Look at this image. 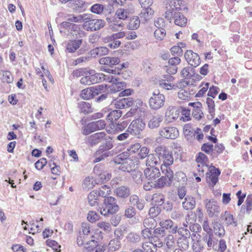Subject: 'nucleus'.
I'll list each match as a JSON object with an SVG mask.
<instances>
[{"label":"nucleus","mask_w":252,"mask_h":252,"mask_svg":"<svg viewBox=\"0 0 252 252\" xmlns=\"http://www.w3.org/2000/svg\"><path fill=\"white\" fill-rule=\"evenodd\" d=\"M155 152L158 160L162 162L161 169H171V165L174 162L172 152L164 146H158L155 148Z\"/></svg>","instance_id":"obj_1"},{"label":"nucleus","mask_w":252,"mask_h":252,"mask_svg":"<svg viewBox=\"0 0 252 252\" xmlns=\"http://www.w3.org/2000/svg\"><path fill=\"white\" fill-rule=\"evenodd\" d=\"M165 17L170 22L174 19L175 24L180 27L185 26L187 23V19L184 15L173 8L165 12Z\"/></svg>","instance_id":"obj_2"},{"label":"nucleus","mask_w":252,"mask_h":252,"mask_svg":"<svg viewBox=\"0 0 252 252\" xmlns=\"http://www.w3.org/2000/svg\"><path fill=\"white\" fill-rule=\"evenodd\" d=\"M118 210L119 206L117 204L116 199L112 196H109L105 198L100 213L102 215L106 216L116 213Z\"/></svg>","instance_id":"obj_3"},{"label":"nucleus","mask_w":252,"mask_h":252,"mask_svg":"<svg viewBox=\"0 0 252 252\" xmlns=\"http://www.w3.org/2000/svg\"><path fill=\"white\" fill-rule=\"evenodd\" d=\"M99 75L102 76L100 73H96L94 70L86 69L83 77L80 79V83L88 85L97 83L100 82L101 77Z\"/></svg>","instance_id":"obj_4"},{"label":"nucleus","mask_w":252,"mask_h":252,"mask_svg":"<svg viewBox=\"0 0 252 252\" xmlns=\"http://www.w3.org/2000/svg\"><path fill=\"white\" fill-rule=\"evenodd\" d=\"M161 170L165 176H162L156 182L157 187L161 188L170 186L173 178V171L171 169Z\"/></svg>","instance_id":"obj_5"},{"label":"nucleus","mask_w":252,"mask_h":252,"mask_svg":"<svg viewBox=\"0 0 252 252\" xmlns=\"http://www.w3.org/2000/svg\"><path fill=\"white\" fill-rule=\"evenodd\" d=\"M204 203L210 218L218 216L220 212V208L217 201L214 199H206L204 200Z\"/></svg>","instance_id":"obj_6"},{"label":"nucleus","mask_w":252,"mask_h":252,"mask_svg":"<svg viewBox=\"0 0 252 252\" xmlns=\"http://www.w3.org/2000/svg\"><path fill=\"white\" fill-rule=\"evenodd\" d=\"M164 102L165 96L163 94L154 93L149 99V104L152 109L158 110L164 105Z\"/></svg>","instance_id":"obj_7"},{"label":"nucleus","mask_w":252,"mask_h":252,"mask_svg":"<svg viewBox=\"0 0 252 252\" xmlns=\"http://www.w3.org/2000/svg\"><path fill=\"white\" fill-rule=\"evenodd\" d=\"M145 124L140 119H137L133 120L127 129V131L132 135H137L141 133L144 129Z\"/></svg>","instance_id":"obj_8"},{"label":"nucleus","mask_w":252,"mask_h":252,"mask_svg":"<svg viewBox=\"0 0 252 252\" xmlns=\"http://www.w3.org/2000/svg\"><path fill=\"white\" fill-rule=\"evenodd\" d=\"M105 22L101 19H91L86 21L83 24L84 28L87 31H95L102 28Z\"/></svg>","instance_id":"obj_9"},{"label":"nucleus","mask_w":252,"mask_h":252,"mask_svg":"<svg viewBox=\"0 0 252 252\" xmlns=\"http://www.w3.org/2000/svg\"><path fill=\"white\" fill-rule=\"evenodd\" d=\"M159 135L167 139H174L179 135L178 129L173 126H166L162 128L159 132Z\"/></svg>","instance_id":"obj_10"},{"label":"nucleus","mask_w":252,"mask_h":252,"mask_svg":"<svg viewBox=\"0 0 252 252\" xmlns=\"http://www.w3.org/2000/svg\"><path fill=\"white\" fill-rule=\"evenodd\" d=\"M134 12V6L132 5H130L127 7L118 8L116 11L115 16L120 20H125Z\"/></svg>","instance_id":"obj_11"},{"label":"nucleus","mask_w":252,"mask_h":252,"mask_svg":"<svg viewBox=\"0 0 252 252\" xmlns=\"http://www.w3.org/2000/svg\"><path fill=\"white\" fill-rule=\"evenodd\" d=\"M184 56L187 62L192 66L196 67L200 64V59L199 55L192 50H187Z\"/></svg>","instance_id":"obj_12"},{"label":"nucleus","mask_w":252,"mask_h":252,"mask_svg":"<svg viewBox=\"0 0 252 252\" xmlns=\"http://www.w3.org/2000/svg\"><path fill=\"white\" fill-rule=\"evenodd\" d=\"M209 173H207L206 181L210 186L213 187L218 181V176L220 173V170L213 167Z\"/></svg>","instance_id":"obj_13"},{"label":"nucleus","mask_w":252,"mask_h":252,"mask_svg":"<svg viewBox=\"0 0 252 252\" xmlns=\"http://www.w3.org/2000/svg\"><path fill=\"white\" fill-rule=\"evenodd\" d=\"M179 112L176 107L169 106L166 110L164 117L165 122L172 123L179 117Z\"/></svg>","instance_id":"obj_14"},{"label":"nucleus","mask_w":252,"mask_h":252,"mask_svg":"<svg viewBox=\"0 0 252 252\" xmlns=\"http://www.w3.org/2000/svg\"><path fill=\"white\" fill-rule=\"evenodd\" d=\"M146 178L151 181L158 179L160 175L159 170L157 167H147L144 171Z\"/></svg>","instance_id":"obj_15"},{"label":"nucleus","mask_w":252,"mask_h":252,"mask_svg":"<svg viewBox=\"0 0 252 252\" xmlns=\"http://www.w3.org/2000/svg\"><path fill=\"white\" fill-rule=\"evenodd\" d=\"M94 172L97 175L95 178L97 184L103 183L109 181L111 178V174L106 171H98V168L95 166L94 168Z\"/></svg>","instance_id":"obj_16"},{"label":"nucleus","mask_w":252,"mask_h":252,"mask_svg":"<svg viewBox=\"0 0 252 252\" xmlns=\"http://www.w3.org/2000/svg\"><path fill=\"white\" fill-rule=\"evenodd\" d=\"M133 102L132 97L123 98L117 100L115 103V106L117 109H124L132 106Z\"/></svg>","instance_id":"obj_17"},{"label":"nucleus","mask_w":252,"mask_h":252,"mask_svg":"<svg viewBox=\"0 0 252 252\" xmlns=\"http://www.w3.org/2000/svg\"><path fill=\"white\" fill-rule=\"evenodd\" d=\"M105 135L104 132H97L92 134L88 138V142L91 145H96L102 141Z\"/></svg>","instance_id":"obj_18"},{"label":"nucleus","mask_w":252,"mask_h":252,"mask_svg":"<svg viewBox=\"0 0 252 252\" xmlns=\"http://www.w3.org/2000/svg\"><path fill=\"white\" fill-rule=\"evenodd\" d=\"M82 39L70 40L66 44V50L69 53L75 52L82 44Z\"/></svg>","instance_id":"obj_19"},{"label":"nucleus","mask_w":252,"mask_h":252,"mask_svg":"<svg viewBox=\"0 0 252 252\" xmlns=\"http://www.w3.org/2000/svg\"><path fill=\"white\" fill-rule=\"evenodd\" d=\"M107 21L109 23V29L114 32L118 31L122 29L124 26L123 22L119 20L107 18Z\"/></svg>","instance_id":"obj_20"},{"label":"nucleus","mask_w":252,"mask_h":252,"mask_svg":"<svg viewBox=\"0 0 252 252\" xmlns=\"http://www.w3.org/2000/svg\"><path fill=\"white\" fill-rule=\"evenodd\" d=\"M99 63L101 64L112 67L113 65L118 64L120 63V60L117 57H107L100 58L99 60Z\"/></svg>","instance_id":"obj_21"},{"label":"nucleus","mask_w":252,"mask_h":252,"mask_svg":"<svg viewBox=\"0 0 252 252\" xmlns=\"http://www.w3.org/2000/svg\"><path fill=\"white\" fill-rule=\"evenodd\" d=\"M129 202L131 205L135 206L136 208L142 210L144 207V201L142 199H139L137 195H132L129 198Z\"/></svg>","instance_id":"obj_22"},{"label":"nucleus","mask_w":252,"mask_h":252,"mask_svg":"<svg viewBox=\"0 0 252 252\" xmlns=\"http://www.w3.org/2000/svg\"><path fill=\"white\" fill-rule=\"evenodd\" d=\"M106 126V123L104 120H99L88 125V128L91 129V131H96L103 129Z\"/></svg>","instance_id":"obj_23"},{"label":"nucleus","mask_w":252,"mask_h":252,"mask_svg":"<svg viewBox=\"0 0 252 252\" xmlns=\"http://www.w3.org/2000/svg\"><path fill=\"white\" fill-rule=\"evenodd\" d=\"M143 8L139 14L140 18L142 20L147 22L152 18L154 11L150 7Z\"/></svg>","instance_id":"obj_24"},{"label":"nucleus","mask_w":252,"mask_h":252,"mask_svg":"<svg viewBox=\"0 0 252 252\" xmlns=\"http://www.w3.org/2000/svg\"><path fill=\"white\" fill-rule=\"evenodd\" d=\"M195 204L196 202L194 198L191 196H187L182 202L183 207L186 210L193 209L195 207Z\"/></svg>","instance_id":"obj_25"},{"label":"nucleus","mask_w":252,"mask_h":252,"mask_svg":"<svg viewBox=\"0 0 252 252\" xmlns=\"http://www.w3.org/2000/svg\"><path fill=\"white\" fill-rule=\"evenodd\" d=\"M120 166L118 167L119 169L125 172H129L134 168V163L132 160L128 159L123 162H121L118 164Z\"/></svg>","instance_id":"obj_26"},{"label":"nucleus","mask_w":252,"mask_h":252,"mask_svg":"<svg viewBox=\"0 0 252 252\" xmlns=\"http://www.w3.org/2000/svg\"><path fill=\"white\" fill-rule=\"evenodd\" d=\"M99 194L97 191L94 190L92 191L88 195V200L89 205L91 206H95L98 204Z\"/></svg>","instance_id":"obj_27"},{"label":"nucleus","mask_w":252,"mask_h":252,"mask_svg":"<svg viewBox=\"0 0 252 252\" xmlns=\"http://www.w3.org/2000/svg\"><path fill=\"white\" fill-rule=\"evenodd\" d=\"M140 25V20L138 16H132L127 24V28L130 30L137 29Z\"/></svg>","instance_id":"obj_28"},{"label":"nucleus","mask_w":252,"mask_h":252,"mask_svg":"<svg viewBox=\"0 0 252 252\" xmlns=\"http://www.w3.org/2000/svg\"><path fill=\"white\" fill-rule=\"evenodd\" d=\"M108 49L106 47L101 46L95 48L91 51V54L94 57H100L108 53Z\"/></svg>","instance_id":"obj_29"},{"label":"nucleus","mask_w":252,"mask_h":252,"mask_svg":"<svg viewBox=\"0 0 252 252\" xmlns=\"http://www.w3.org/2000/svg\"><path fill=\"white\" fill-rule=\"evenodd\" d=\"M115 192L118 196L122 198H126L130 195L129 189L126 186L117 188Z\"/></svg>","instance_id":"obj_30"},{"label":"nucleus","mask_w":252,"mask_h":252,"mask_svg":"<svg viewBox=\"0 0 252 252\" xmlns=\"http://www.w3.org/2000/svg\"><path fill=\"white\" fill-rule=\"evenodd\" d=\"M0 79L3 82L7 83H10L13 80L11 73L8 71H0Z\"/></svg>","instance_id":"obj_31"},{"label":"nucleus","mask_w":252,"mask_h":252,"mask_svg":"<svg viewBox=\"0 0 252 252\" xmlns=\"http://www.w3.org/2000/svg\"><path fill=\"white\" fill-rule=\"evenodd\" d=\"M157 155L149 154L148 156L147 159L146 161V165L147 167H155L156 165L159 163Z\"/></svg>","instance_id":"obj_32"},{"label":"nucleus","mask_w":252,"mask_h":252,"mask_svg":"<svg viewBox=\"0 0 252 252\" xmlns=\"http://www.w3.org/2000/svg\"><path fill=\"white\" fill-rule=\"evenodd\" d=\"M206 103L208 107V112L210 115L208 116L209 119H212L215 115V104L214 101L210 98H207L206 99Z\"/></svg>","instance_id":"obj_33"},{"label":"nucleus","mask_w":252,"mask_h":252,"mask_svg":"<svg viewBox=\"0 0 252 252\" xmlns=\"http://www.w3.org/2000/svg\"><path fill=\"white\" fill-rule=\"evenodd\" d=\"M78 107L81 112L85 114L93 112L91 104L88 102L81 101L78 103Z\"/></svg>","instance_id":"obj_34"},{"label":"nucleus","mask_w":252,"mask_h":252,"mask_svg":"<svg viewBox=\"0 0 252 252\" xmlns=\"http://www.w3.org/2000/svg\"><path fill=\"white\" fill-rule=\"evenodd\" d=\"M224 221L227 225H232L234 227L237 225V222L235 220L234 217L227 211H225L224 214Z\"/></svg>","instance_id":"obj_35"},{"label":"nucleus","mask_w":252,"mask_h":252,"mask_svg":"<svg viewBox=\"0 0 252 252\" xmlns=\"http://www.w3.org/2000/svg\"><path fill=\"white\" fill-rule=\"evenodd\" d=\"M164 244L168 250L173 249L175 247V241L172 235H168L164 240Z\"/></svg>","instance_id":"obj_36"},{"label":"nucleus","mask_w":252,"mask_h":252,"mask_svg":"<svg viewBox=\"0 0 252 252\" xmlns=\"http://www.w3.org/2000/svg\"><path fill=\"white\" fill-rule=\"evenodd\" d=\"M162 121V117L161 116H155L150 119L148 123V126L150 128H155L158 127L160 123Z\"/></svg>","instance_id":"obj_37"},{"label":"nucleus","mask_w":252,"mask_h":252,"mask_svg":"<svg viewBox=\"0 0 252 252\" xmlns=\"http://www.w3.org/2000/svg\"><path fill=\"white\" fill-rule=\"evenodd\" d=\"M214 231L215 234L220 237L223 236L225 234V230L223 226L218 222L214 223Z\"/></svg>","instance_id":"obj_38"},{"label":"nucleus","mask_w":252,"mask_h":252,"mask_svg":"<svg viewBox=\"0 0 252 252\" xmlns=\"http://www.w3.org/2000/svg\"><path fill=\"white\" fill-rule=\"evenodd\" d=\"M164 200V197L160 193L154 194L152 199V203L155 206L161 205L163 203Z\"/></svg>","instance_id":"obj_39"},{"label":"nucleus","mask_w":252,"mask_h":252,"mask_svg":"<svg viewBox=\"0 0 252 252\" xmlns=\"http://www.w3.org/2000/svg\"><path fill=\"white\" fill-rule=\"evenodd\" d=\"M122 112L121 110H115L110 112L107 116V119L111 122H113L118 120L122 116Z\"/></svg>","instance_id":"obj_40"},{"label":"nucleus","mask_w":252,"mask_h":252,"mask_svg":"<svg viewBox=\"0 0 252 252\" xmlns=\"http://www.w3.org/2000/svg\"><path fill=\"white\" fill-rule=\"evenodd\" d=\"M201 108L202 104L200 106H196L195 108H193L192 115L197 120H200L204 117Z\"/></svg>","instance_id":"obj_41"},{"label":"nucleus","mask_w":252,"mask_h":252,"mask_svg":"<svg viewBox=\"0 0 252 252\" xmlns=\"http://www.w3.org/2000/svg\"><path fill=\"white\" fill-rule=\"evenodd\" d=\"M114 124L115 126V130H116L117 133H120L125 130L128 124L126 121L122 122L119 121L117 123H114Z\"/></svg>","instance_id":"obj_42"},{"label":"nucleus","mask_w":252,"mask_h":252,"mask_svg":"<svg viewBox=\"0 0 252 252\" xmlns=\"http://www.w3.org/2000/svg\"><path fill=\"white\" fill-rule=\"evenodd\" d=\"M126 83L124 82H120L118 81L116 83L112 84L110 90L113 93H116L119 92L126 88Z\"/></svg>","instance_id":"obj_43"},{"label":"nucleus","mask_w":252,"mask_h":252,"mask_svg":"<svg viewBox=\"0 0 252 252\" xmlns=\"http://www.w3.org/2000/svg\"><path fill=\"white\" fill-rule=\"evenodd\" d=\"M80 95L83 99L86 100L91 99L94 96L91 87L82 90Z\"/></svg>","instance_id":"obj_44"},{"label":"nucleus","mask_w":252,"mask_h":252,"mask_svg":"<svg viewBox=\"0 0 252 252\" xmlns=\"http://www.w3.org/2000/svg\"><path fill=\"white\" fill-rule=\"evenodd\" d=\"M96 184H97L96 179L93 180V178L90 177H86L83 182L84 186L88 189H93Z\"/></svg>","instance_id":"obj_45"},{"label":"nucleus","mask_w":252,"mask_h":252,"mask_svg":"<svg viewBox=\"0 0 252 252\" xmlns=\"http://www.w3.org/2000/svg\"><path fill=\"white\" fill-rule=\"evenodd\" d=\"M121 246V244L120 240L113 239L109 243L108 249L110 251H115L119 249Z\"/></svg>","instance_id":"obj_46"},{"label":"nucleus","mask_w":252,"mask_h":252,"mask_svg":"<svg viewBox=\"0 0 252 252\" xmlns=\"http://www.w3.org/2000/svg\"><path fill=\"white\" fill-rule=\"evenodd\" d=\"M183 129L184 134L188 139H189V137H192L193 135H194L195 130L193 129L191 126L189 124L185 125Z\"/></svg>","instance_id":"obj_47"},{"label":"nucleus","mask_w":252,"mask_h":252,"mask_svg":"<svg viewBox=\"0 0 252 252\" xmlns=\"http://www.w3.org/2000/svg\"><path fill=\"white\" fill-rule=\"evenodd\" d=\"M129 157V153L127 152H123L118 155L114 159L115 164H120L121 162H123V161H126L129 159L128 158Z\"/></svg>","instance_id":"obj_48"},{"label":"nucleus","mask_w":252,"mask_h":252,"mask_svg":"<svg viewBox=\"0 0 252 252\" xmlns=\"http://www.w3.org/2000/svg\"><path fill=\"white\" fill-rule=\"evenodd\" d=\"M156 225V220L153 218H146L144 220L143 225L146 229H152Z\"/></svg>","instance_id":"obj_49"},{"label":"nucleus","mask_w":252,"mask_h":252,"mask_svg":"<svg viewBox=\"0 0 252 252\" xmlns=\"http://www.w3.org/2000/svg\"><path fill=\"white\" fill-rule=\"evenodd\" d=\"M165 235L166 232L164 229L161 227L157 228L154 230L153 239L155 240L160 239L165 236Z\"/></svg>","instance_id":"obj_50"},{"label":"nucleus","mask_w":252,"mask_h":252,"mask_svg":"<svg viewBox=\"0 0 252 252\" xmlns=\"http://www.w3.org/2000/svg\"><path fill=\"white\" fill-rule=\"evenodd\" d=\"M142 248L146 252H156L157 251L154 245V243L151 242L143 243Z\"/></svg>","instance_id":"obj_51"},{"label":"nucleus","mask_w":252,"mask_h":252,"mask_svg":"<svg viewBox=\"0 0 252 252\" xmlns=\"http://www.w3.org/2000/svg\"><path fill=\"white\" fill-rule=\"evenodd\" d=\"M110 187L107 185H103L99 188L97 193L99 194V196L106 197V196L110 194Z\"/></svg>","instance_id":"obj_52"},{"label":"nucleus","mask_w":252,"mask_h":252,"mask_svg":"<svg viewBox=\"0 0 252 252\" xmlns=\"http://www.w3.org/2000/svg\"><path fill=\"white\" fill-rule=\"evenodd\" d=\"M159 85L160 87L167 90H171L176 89V85L173 84L171 82H166L164 80L159 81Z\"/></svg>","instance_id":"obj_53"},{"label":"nucleus","mask_w":252,"mask_h":252,"mask_svg":"<svg viewBox=\"0 0 252 252\" xmlns=\"http://www.w3.org/2000/svg\"><path fill=\"white\" fill-rule=\"evenodd\" d=\"M84 4V0H71V3H70V6L75 10H77L78 8L83 7Z\"/></svg>","instance_id":"obj_54"},{"label":"nucleus","mask_w":252,"mask_h":252,"mask_svg":"<svg viewBox=\"0 0 252 252\" xmlns=\"http://www.w3.org/2000/svg\"><path fill=\"white\" fill-rule=\"evenodd\" d=\"M213 234L210 233L209 234H206L203 237L204 241L206 242L207 244V246L209 248H213L215 242L213 241Z\"/></svg>","instance_id":"obj_55"},{"label":"nucleus","mask_w":252,"mask_h":252,"mask_svg":"<svg viewBox=\"0 0 252 252\" xmlns=\"http://www.w3.org/2000/svg\"><path fill=\"white\" fill-rule=\"evenodd\" d=\"M66 20L71 22L78 23L83 21V17L81 15L75 16L74 15H68L66 17Z\"/></svg>","instance_id":"obj_56"},{"label":"nucleus","mask_w":252,"mask_h":252,"mask_svg":"<svg viewBox=\"0 0 252 252\" xmlns=\"http://www.w3.org/2000/svg\"><path fill=\"white\" fill-rule=\"evenodd\" d=\"M104 9V7L102 4L97 3L94 4L91 8V12L97 14L101 13Z\"/></svg>","instance_id":"obj_57"},{"label":"nucleus","mask_w":252,"mask_h":252,"mask_svg":"<svg viewBox=\"0 0 252 252\" xmlns=\"http://www.w3.org/2000/svg\"><path fill=\"white\" fill-rule=\"evenodd\" d=\"M97 226L101 229L106 231L109 232L111 230V224L107 222L99 221L97 223Z\"/></svg>","instance_id":"obj_58"},{"label":"nucleus","mask_w":252,"mask_h":252,"mask_svg":"<svg viewBox=\"0 0 252 252\" xmlns=\"http://www.w3.org/2000/svg\"><path fill=\"white\" fill-rule=\"evenodd\" d=\"M190 93L184 89L179 91L178 93V97L182 100H187L190 97Z\"/></svg>","instance_id":"obj_59"},{"label":"nucleus","mask_w":252,"mask_h":252,"mask_svg":"<svg viewBox=\"0 0 252 252\" xmlns=\"http://www.w3.org/2000/svg\"><path fill=\"white\" fill-rule=\"evenodd\" d=\"M99 215L94 211H90L88 213L87 219L91 222H94L99 219Z\"/></svg>","instance_id":"obj_60"},{"label":"nucleus","mask_w":252,"mask_h":252,"mask_svg":"<svg viewBox=\"0 0 252 252\" xmlns=\"http://www.w3.org/2000/svg\"><path fill=\"white\" fill-rule=\"evenodd\" d=\"M189 239L180 238L178 242L179 247L185 250L188 249L189 246Z\"/></svg>","instance_id":"obj_61"},{"label":"nucleus","mask_w":252,"mask_h":252,"mask_svg":"<svg viewBox=\"0 0 252 252\" xmlns=\"http://www.w3.org/2000/svg\"><path fill=\"white\" fill-rule=\"evenodd\" d=\"M165 34V31L163 28L157 29L154 32L155 37L159 40L164 38Z\"/></svg>","instance_id":"obj_62"},{"label":"nucleus","mask_w":252,"mask_h":252,"mask_svg":"<svg viewBox=\"0 0 252 252\" xmlns=\"http://www.w3.org/2000/svg\"><path fill=\"white\" fill-rule=\"evenodd\" d=\"M196 161L198 163H203L206 164L208 162L207 157L202 153H199L196 158Z\"/></svg>","instance_id":"obj_63"},{"label":"nucleus","mask_w":252,"mask_h":252,"mask_svg":"<svg viewBox=\"0 0 252 252\" xmlns=\"http://www.w3.org/2000/svg\"><path fill=\"white\" fill-rule=\"evenodd\" d=\"M173 222L171 220H164L160 221L159 225L161 228L169 229L171 228L173 226Z\"/></svg>","instance_id":"obj_64"}]
</instances>
